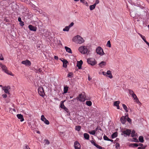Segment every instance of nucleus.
I'll return each mask as SVG.
<instances>
[{
	"instance_id": "nucleus-1",
	"label": "nucleus",
	"mask_w": 149,
	"mask_h": 149,
	"mask_svg": "<svg viewBox=\"0 0 149 149\" xmlns=\"http://www.w3.org/2000/svg\"><path fill=\"white\" fill-rule=\"evenodd\" d=\"M0 66L5 73L12 76H13V74L12 72L7 70V68L6 65H3L1 63H0Z\"/></svg>"
},
{
	"instance_id": "nucleus-2",
	"label": "nucleus",
	"mask_w": 149,
	"mask_h": 149,
	"mask_svg": "<svg viewBox=\"0 0 149 149\" xmlns=\"http://www.w3.org/2000/svg\"><path fill=\"white\" fill-rule=\"evenodd\" d=\"M77 99L80 102H84L86 100L85 93L84 92H82L79 95V96L77 97Z\"/></svg>"
},
{
	"instance_id": "nucleus-3",
	"label": "nucleus",
	"mask_w": 149,
	"mask_h": 149,
	"mask_svg": "<svg viewBox=\"0 0 149 149\" xmlns=\"http://www.w3.org/2000/svg\"><path fill=\"white\" fill-rule=\"evenodd\" d=\"M78 49L80 52L83 54H85L88 53V50L85 46H81L79 47Z\"/></svg>"
},
{
	"instance_id": "nucleus-4",
	"label": "nucleus",
	"mask_w": 149,
	"mask_h": 149,
	"mask_svg": "<svg viewBox=\"0 0 149 149\" xmlns=\"http://www.w3.org/2000/svg\"><path fill=\"white\" fill-rule=\"evenodd\" d=\"M72 40L74 42L79 44H81L84 41L83 38H73Z\"/></svg>"
},
{
	"instance_id": "nucleus-5",
	"label": "nucleus",
	"mask_w": 149,
	"mask_h": 149,
	"mask_svg": "<svg viewBox=\"0 0 149 149\" xmlns=\"http://www.w3.org/2000/svg\"><path fill=\"white\" fill-rule=\"evenodd\" d=\"M96 53L100 56H102L104 54L103 49L100 47H98L96 50Z\"/></svg>"
},
{
	"instance_id": "nucleus-6",
	"label": "nucleus",
	"mask_w": 149,
	"mask_h": 149,
	"mask_svg": "<svg viewBox=\"0 0 149 149\" xmlns=\"http://www.w3.org/2000/svg\"><path fill=\"white\" fill-rule=\"evenodd\" d=\"M87 61L89 64L93 66L95 65L97 63L95 59L93 58H90L88 59Z\"/></svg>"
},
{
	"instance_id": "nucleus-7",
	"label": "nucleus",
	"mask_w": 149,
	"mask_h": 149,
	"mask_svg": "<svg viewBox=\"0 0 149 149\" xmlns=\"http://www.w3.org/2000/svg\"><path fill=\"white\" fill-rule=\"evenodd\" d=\"M38 91L39 95L42 97H43L45 95L44 90L42 87H40L38 88Z\"/></svg>"
},
{
	"instance_id": "nucleus-8",
	"label": "nucleus",
	"mask_w": 149,
	"mask_h": 149,
	"mask_svg": "<svg viewBox=\"0 0 149 149\" xmlns=\"http://www.w3.org/2000/svg\"><path fill=\"white\" fill-rule=\"evenodd\" d=\"M22 63L25 65L26 66H30L31 65V62L28 60L26 59L25 61H22Z\"/></svg>"
},
{
	"instance_id": "nucleus-9",
	"label": "nucleus",
	"mask_w": 149,
	"mask_h": 149,
	"mask_svg": "<svg viewBox=\"0 0 149 149\" xmlns=\"http://www.w3.org/2000/svg\"><path fill=\"white\" fill-rule=\"evenodd\" d=\"M41 120L43 121L45 124L47 125H49V121L47 120L45 117L44 115H42L41 116Z\"/></svg>"
},
{
	"instance_id": "nucleus-10",
	"label": "nucleus",
	"mask_w": 149,
	"mask_h": 149,
	"mask_svg": "<svg viewBox=\"0 0 149 149\" xmlns=\"http://www.w3.org/2000/svg\"><path fill=\"white\" fill-rule=\"evenodd\" d=\"M10 89L9 86H5L2 87V89L4 91L5 93L7 94H9V89Z\"/></svg>"
},
{
	"instance_id": "nucleus-11",
	"label": "nucleus",
	"mask_w": 149,
	"mask_h": 149,
	"mask_svg": "<svg viewBox=\"0 0 149 149\" xmlns=\"http://www.w3.org/2000/svg\"><path fill=\"white\" fill-rule=\"evenodd\" d=\"M131 131L130 130L127 129L125 130H124L122 132L123 133L127 136H129Z\"/></svg>"
},
{
	"instance_id": "nucleus-12",
	"label": "nucleus",
	"mask_w": 149,
	"mask_h": 149,
	"mask_svg": "<svg viewBox=\"0 0 149 149\" xmlns=\"http://www.w3.org/2000/svg\"><path fill=\"white\" fill-rule=\"evenodd\" d=\"M28 27L29 30L31 31H36L37 28L36 27L33 26L32 25L30 24L28 26Z\"/></svg>"
},
{
	"instance_id": "nucleus-13",
	"label": "nucleus",
	"mask_w": 149,
	"mask_h": 149,
	"mask_svg": "<svg viewBox=\"0 0 149 149\" xmlns=\"http://www.w3.org/2000/svg\"><path fill=\"white\" fill-rule=\"evenodd\" d=\"M74 146L75 149H80V144L77 141H76L74 142Z\"/></svg>"
},
{
	"instance_id": "nucleus-14",
	"label": "nucleus",
	"mask_w": 149,
	"mask_h": 149,
	"mask_svg": "<svg viewBox=\"0 0 149 149\" xmlns=\"http://www.w3.org/2000/svg\"><path fill=\"white\" fill-rule=\"evenodd\" d=\"M126 116L125 117L123 116L120 118V121L123 124H125L126 121Z\"/></svg>"
},
{
	"instance_id": "nucleus-15",
	"label": "nucleus",
	"mask_w": 149,
	"mask_h": 149,
	"mask_svg": "<svg viewBox=\"0 0 149 149\" xmlns=\"http://www.w3.org/2000/svg\"><path fill=\"white\" fill-rule=\"evenodd\" d=\"M17 116L18 119H20L21 122H22L24 120V119L23 116L21 114H18L17 115Z\"/></svg>"
},
{
	"instance_id": "nucleus-16",
	"label": "nucleus",
	"mask_w": 149,
	"mask_h": 149,
	"mask_svg": "<svg viewBox=\"0 0 149 149\" xmlns=\"http://www.w3.org/2000/svg\"><path fill=\"white\" fill-rule=\"evenodd\" d=\"M83 64V61L82 60H80L77 62V66L78 67L79 69H80L81 68V65Z\"/></svg>"
},
{
	"instance_id": "nucleus-17",
	"label": "nucleus",
	"mask_w": 149,
	"mask_h": 149,
	"mask_svg": "<svg viewBox=\"0 0 149 149\" xmlns=\"http://www.w3.org/2000/svg\"><path fill=\"white\" fill-rule=\"evenodd\" d=\"M107 76L110 78H112V76L111 73V72L110 70H108L107 72Z\"/></svg>"
},
{
	"instance_id": "nucleus-18",
	"label": "nucleus",
	"mask_w": 149,
	"mask_h": 149,
	"mask_svg": "<svg viewBox=\"0 0 149 149\" xmlns=\"http://www.w3.org/2000/svg\"><path fill=\"white\" fill-rule=\"evenodd\" d=\"M65 49L66 51L67 52L71 54L72 53V51L70 48L67 47L65 46Z\"/></svg>"
},
{
	"instance_id": "nucleus-19",
	"label": "nucleus",
	"mask_w": 149,
	"mask_h": 149,
	"mask_svg": "<svg viewBox=\"0 0 149 149\" xmlns=\"http://www.w3.org/2000/svg\"><path fill=\"white\" fill-rule=\"evenodd\" d=\"M68 62L66 60H63V67L66 68L67 67V64L68 63Z\"/></svg>"
},
{
	"instance_id": "nucleus-20",
	"label": "nucleus",
	"mask_w": 149,
	"mask_h": 149,
	"mask_svg": "<svg viewBox=\"0 0 149 149\" xmlns=\"http://www.w3.org/2000/svg\"><path fill=\"white\" fill-rule=\"evenodd\" d=\"M84 138L88 140L89 138V135L86 133H85L84 134Z\"/></svg>"
},
{
	"instance_id": "nucleus-21",
	"label": "nucleus",
	"mask_w": 149,
	"mask_h": 149,
	"mask_svg": "<svg viewBox=\"0 0 149 149\" xmlns=\"http://www.w3.org/2000/svg\"><path fill=\"white\" fill-rule=\"evenodd\" d=\"M68 87L67 86H64V93H67L68 91Z\"/></svg>"
},
{
	"instance_id": "nucleus-22",
	"label": "nucleus",
	"mask_w": 149,
	"mask_h": 149,
	"mask_svg": "<svg viewBox=\"0 0 149 149\" xmlns=\"http://www.w3.org/2000/svg\"><path fill=\"white\" fill-rule=\"evenodd\" d=\"M139 140L141 143H143L144 141L143 138V136H139Z\"/></svg>"
},
{
	"instance_id": "nucleus-23",
	"label": "nucleus",
	"mask_w": 149,
	"mask_h": 149,
	"mask_svg": "<svg viewBox=\"0 0 149 149\" xmlns=\"http://www.w3.org/2000/svg\"><path fill=\"white\" fill-rule=\"evenodd\" d=\"M117 136V132H115L113 133L111 135L112 139L116 137Z\"/></svg>"
},
{
	"instance_id": "nucleus-24",
	"label": "nucleus",
	"mask_w": 149,
	"mask_h": 149,
	"mask_svg": "<svg viewBox=\"0 0 149 149\" xmlns=\"http://www.w3.org/2000/svg\"><path fill=\"white\" fill-rule=\"evenodd\" d=\"M96 5L95 4H94L93 5H91L90 6V9L91 10H93L95 7Z\"/></svg>"
},
{
	"instance_id": "nucleus-25",
	"label": "nucleus",
	"mask_w": 149,
	"mask_h": 149,
	"mask_svg": "<svg viewBox=\"0 0 149 149\" xmlns=\"http://www.w3.org/2000/svg\"><path fill=\"white\" fill-rule=\"evenodd\" d=\"M86 104L88 106H90L92 105V102L90 101H88L86 102Z\"/></svg>"
},
{
	"instance_id": "nucleus-26",
	"label": "nucleus",
	"mask_w": 149,
	"mask_h": 149,
	"mask_svg": "<svg viewBox=\"0 0 149 149\" xmlns=\"http://www.w3.org/2000/svg\"><path fill=\"white\" fill-rule=\"evenodd\" d=\"M70 28L68 26H66L63 29V30L64 31H69Z\"/></svg>"
},
{
	"instance_id": "nucleus-27",
	"label": "nucleus",
	"mask_w": 149,
	"mask_h": 149,
	"mask_svg": "<svg viewBox=\"0 0 149 149\" xmlns=\"http://www.w3.org/2000/svg\"><path fill=\"white\" fill-rule=\"evenodd\" d=\"M81 129L80 126H77L75 127V130L78 131H79Z\"/></svg>"
},
{
	"instance_id": "nucleus-28",
	"label": "nucleus",
	"mask_w": 149,
	"mask_h": 149,
	"mask_svg": "<svg viewBox=\"0 0 149 149\" xmlns=\"http://www.w3.org/2000/svg\"><path fill=\"white\" fill-rule=\"evenodd\" d=\"M106 64V63L104 61H102L99 64V65L100 66H102L103 65H104Z\"/></svg>"
},
{
	"instance_id": "nucleus-29",
	"label": "nucleus",
	"mask_w": 149,
	"mask_h": 149,
	"mask_svg": "<svg viewBox=\"0 0 149 149\" xmlns=\"http://www.w3.org/2000/svg\"><path fill=\"white\" fill-rule=\"evenodd\" d=\"M135 102L136 103L139 104H141V102H139V100L137 97L134 99Z\"/></svg>"
},
{
	"instance_id": "nucleus-30",
	"label": "nucleus",
	"mask_w": 149,
	"mask_h": 149,
	"mask_svg": "<svg viewBox=\"0 0 149 149\" xmlns=\"http://www.w3.org/2000/svg\"><path fill=\"white\" fill-rule=\"evenodd\" d=\"M122 106L124 109L125 110L126 112H128V111L127 110V107L126 105L125 104H123Z\"/></svg>"
},
{
	"instance_id": "nucleus-31",
	"label": "nucleus",
	"mask_w": 149,
	"mask_h": 149,
	"mask_svg": "<svg viewBox=\"0 0 149 149\" xmlns=\"http://www.w3.org/2000/svg\"><path fill=\"white\" fill-rule=\"evenodd\" d=\"M128 91L129 93L132 95L134 93V91L131 89H128Z\"/></svg>"
},
{
	"instance_id": "nucleus-32",
	"label": "nucleus",
	"mask_w": 149,
	"mask_h": 149,
	"mask_svg": "<svg viewBox=\"0 0 149 149\" xmlns=\"http://www.w3.org/2000/svg\"><path fill=\"white\" fill-rule=\"evenodd\" d=\"M72 75H73V73L72 72H69L68 74L67 77L69 78H72Z\"/></svg>"
},
{
	"instance_id": "nucleus-33",
	"label": "nucleus",
	"mask_w": 149,
	"mask_h": 149,
	"mask_svg": "<svg viewBox=\"0 0 149 149\" xmlns=\"http://www.w3.org/2000/svg\"><path fill=\"white\" fill-rule=\"evenodd\" d=\"M88 132L90 134L93 135H94L95 133V132L94 130H92L91 131H89Z\"/></svg>"
},
{
	"instance_id": "nucleus-34",
	"label": "nucleus",
	"mask_w": 149,
	"mask_h": 149,
	"mask_svg": "<svg viewBox=\"0 0 149 149\" xmlns=\"http://www.w3.org/2000/svg\"><path fill=\"white\" fill-rule=\"evenodd\" d=\"M135 132L134 130H133L132 131V133H131V136L132 137H134L135 135Z\"/></svg>"
},
{
	"instance_id": "nucleus-35",
	"label": "nucleus",
	"mask_w": 149,
	"mask_h": 149,
	"mask_svg": "<svg viewBox=\"0 0 149 149\" xmlns=\"http://www.w3.org/2000/svg\"><path fill=\"white\" fill-rule=\"evenodd\" d=\"M44 141L46 144L49 145L50 143L49 142L48 139H45L44 140Z\"/></svg>"
},
{
	"instance_id": "nucleus-36",
	"label": "nucleus",
	"mask_w": 149,
	"mask_h": 149,
	"mask_svg": "<svg viewBox=\"0 0 149 149\" xmlns=\"http://www.w3.org/2000/svg\"><path fill=\"white\" fill-rule=\"evenodd\" d=\"M42 72V70L41 69L39 68L38 70L36 69L35 70V72L36 73H38L39 72L40 73H41Z\"/></svg>"
},
{
	"instance_id": "nucleus-37",
	"label": "nucleus",
	"mask_w": 149,
	"mask_h": 149,
	"mask_svg": "<svg viewBox=\"0 0 149 149\" xmlns=\"http://www.w3.org/2000/svg\"><path fill=\"white\" fill-rule=\"evenodd\" d=\"M119 102L118 101H115L114 102V105L116 106L119 105Z\"/></svg>"
},
{
	"instance_id": "nucleus-38",
	"label": "nucleus",
	"mask_w": 149,
	"mask_h": 149,
	"mask_svg": "<svg viewBox=\"0 0 149 149\" xmlns=\"http://www.w3.org/2000/svg\"><path fill=\"white\" fill-rule=\"evenodd\" d=\"M107 46L109 47H111V44L110 43V40H109L107 42Z\"/></svg>"
},
{
	"instance_id": "nucleus-39",
	"label": "nucleus",
	"mask_w": 149,
	"mask_h": 149,
	"mask_svg": "<svg viewBox=\"0 0 149 149\" xmlns=\"http://www.w3.org/2000/svg\"><path fill=\"white\" fill-rule=\"evenodd\" d=\"M103 138H104V139L105 140H106V141H108L109 140V139L108 138V137L106 136L105 135H104V136Z\"/></svg>"
},
{
	"instance_id": "nucleus-40",
	"label": "nucleus",
	"mask_w": 149,
	"mask_h": 149,
	"mask_svg": "<svg viewBox=\"0 0 149 149\" xmlns=\"http://www.w3.org/2000/svg\"><path fill=\"white\" fill-rule=\"evenodd\" d=\"M55 38H54L53 39V41L54 42V43H55L56 45H58V42H56V39H57L56 38L55 39Z\"/></svg>"
},
{
	"instance_id": "nucleus-41",
	"label": "nucleus",
	"mask_w": 149,
	"mask_h": 149,
	"mask_svg": "<svg viewBox=\"0 0 149 149\" xmlns=\"http://www.w3.org/2000/svg\"><path fill=\"white\" fill-rule=\"evenodd\" d=\"M91 143L94 146H96V145L97 144L95 143V141H94L93 140H91Z\"/></svg>"
},
{
	"instance_id": "nucleus-42",
	"label": "nucleus",
	"mask_w": 149,
	"mask_h": 149,
	"mask_svg": "<svg viewBox=\"0 0 149 149\" xmlns=\"http://www.w3.org/2000/svg\"><path fill=\"white\" fill-rule=\"evenodd\" d=\"M56 42H58V45H62V44L61 43V42L60 40L58 41L57 39H56Z\"/></svg>"
},
{
	"instance_id": "nucleus-43",
	"label": "nucleus",
	"mask_w": 149,
	"mask_h": 149,
	"mask_svg": "<svg viewBox=\"0 0 149 149\" xmlns=\"http://www.w3.org/2000/svg\"><path fill=\"white\" fill-rule=\"evenodd\" d=\"M95 147H96L97 148L100 149H102L103 148L101 146H100L97 144L96 146H95Z\"/></svg>"
},
{
	"instance_id": "nucleus-44",
	"label": "nucleus",
	"mask_w": 149,
	"mask_h": 149,
	"mask_svg": "<svg viewBox=\"0 0 149 149\" xmlns=\"http://www.w3.org/2000/svg\"><path fill=\"white\" fill-rule=\"evenodd\" d=\"M60 107L62 109H63L64 108V107H65V106H64V104H63V102H62L61 103V106H60Z\"/></svg>"
},
{
	"instance_id": "nucleus-45",
	"label": "nucleus",
	"mask_w": 149,
	"mask_h": 149,
	"mask_svg": "<svg viewBox=\"0 0 149 149\" xmlns=\"http://www.w3.org/2000/svg\"><path fill=\"white\" fill-rule=\"evenodd\" d=\"M146 146H143L139 147L138 148V149H144L146 148Z\"/></svg>"
},
{
	"instance_id": "nucleus-46",
	"label": "nucleus",
	"mask_w": 149,
	"mask_h": 149,
	"mask_svg": "<svg viewBox=\"0 0 149 149\" xmlns=\"http://www.w3.org/2000/svg\"><path fill=\"white\" fill-rule=\"evenodd\" d=\"M19 24L21 26H23L24 25V22L22 21L20 22Z\"/></svg>"
},
{
	"instance_id": "nucleus-47",
	"label": "nucleus",
	"mask_w": 149,
	"mask_h": 149,
	"mask_svg": "<svg viewBox=\"0 0 149 149\" xmlns=\"http://www.w3.org/2000/svg\"><path fill=\"white\" fill-rule=\"evenodd\" d=\"M127 121L129 122L130 123H131V119L129 118L128 117L127 119Z\"/></svg>"
},
{
	"instance_id": "nucleus-48",
	"label": "nucleus",
	"mask_w": 149,
	"mask_h": 149,
	"mask_svg": "<svg viewBox=\"0 0 149 149\" xmlns=\"http://www.w3.org/2000/svg\"><path fill=\"white\" fill-rule=\"evenodd\" d=\"M74 24V23L73 22H71L70 24L68 26L70 28Z\"/></svg>"
},
{
	"instance_id": "nucleus-49",
	"label": "nucleus",
	"mask_w": 149,
	"mask_h": 149,
	"mask_svg": "<svg viewBox=\"0 0 149 149\" xmlns=\"http://www.w3.org/2000/svg\"><path fill=\"white\" fill-rule=\"evenodd\" d=\"M119 146H120V145H119V144L118 143H117L116 144V148L118 149L119 147Z\"/></svg>"
},
{
	"instance_id": "nucleus-50",
	"label": "nucleus",
	"mask_w": 149,
	"mask_h": 149,
	"mask_svg": "<svg viewBox=\"0 0 149 149\" xmlns=\"http://www.w3.org/2000/svg\"><path fill=\"white\" fill-rule=\"evenodd\" d=\"M132 96L134 99L137 97L135 93H134L132 95Z\"/></svg>"
},
{
	"instance_id": "nucleus-51",
	"label": "nucleus",
	"mask_w": 149,
	"mask_h": 149,
	"mask_svg": "<svg viewBox=\"0 0 149 149\" xmlns=\"http://www.w3.org/2000/svg\"><path fill=\"white\" fill-rule=\"evenodd\" d=\"M2 96L3 98H5L7 97V95L6 94H4L2 95Z\"/></svg>"
},
{
	"instance_id": "nucleus-52",
	"label": "nucleus",
	"mask_w": 149,
	"mask_h": 149,
	"mask_svg": "<svg viewBox=\"0 0 149 149\" xmlns=\"http://www.w3.org/2000/svg\"><path fill=\"white\" fill-rule=\"evenodd\" d=\"M4 59V58L2 56V54H1V56H0V60H3Z\"/></svg>"
},
{
	"instance_id": "nucleus-53",
	"label": "nucleus",
	"mask_w": 149,
	"mask_h": 149,
	"mask_svg": "<svg viewBox=\"0 0 149 149\" xmlns=\"http://www.w3.org/2000/svg\"><path fill=\"white\" fill-rule=\"evenodd\" d=\"M63 109L65 111H66V112H68V109L67 107H64Z\"/></svg>"
},
{
	"instance_id": "nucleus-54",
	"label": "nucleus",
	"mask_w": 149,
	"mask_h": 149,
	"mask_svg": "<svg viewBox=\"0 0 149 149\" xmlns=\"http://www.w3.org/2000/svg\"><path fill=\"white\" fill-rule=\"evenodd\" d=\"M99 3V1L98 0H96L95 1V3L94 4H95V5L96 6L97 4H98Z\"/></svg>"
},
{
	"instance_id": "nucleus-55",
	"label": "nucleus",
	"mask_w": 149,
	"mask_h": 149,
	"mask_svg": "<svg viewBox=\"0 0 149 149\" xmlns=\"http://www.w3.org/2000/svg\"><path fill=\"white\" fill-rule=\"evenodd\" d=\"M132 145L135 147H137L138 146V143H135L133 144Z\"/></svg>"
},
{
	"instance_id": "nucleus-56",
	"label": "nucleus",
	"mask_w": 149,
	"mask_h": 149,
	"mask_svg": "<svg viewBox=\"0 0 149 149\" xmlns=\"http://www.w3.org/2000/svg\"><path fill=\"white\" fill-rule=\"evenodd\" d=\"M138 146H140L141 147L143 146V144H142L141 143H138Z\"/></svg>"
},
{
	"instance_id": "nucleus-57",
	"label": "nucleus",
	"mask_w": 149,
	"mask_h": 149,
	"mask_svg": "<svg viewBox=\"0 0 149 149\" xmlns=\"http://www.w3.org/2000/svg\"><path fill=\"white\" fill-rule=\"evenodd\" d=\"M143 40H144V41L146 43L148 42L146 40L145 38H142Z\"/></svg>"
},
{
	"instance_id": "nucleus-58",
	"label": "nucleus",
	"mask_w": 149,
	"mask_h": 149,
	"mask_svg": "<svg viewBox=\"0 0 149 149\" xmlns=\"http://www.w3.org/2000/svg\"><path fill=\"white\" fill-rule=\"evenodd\" d=\"M54 58L55 59L57 60L58 59V58L57 56H54Z\"/></svg>"
},
{
	"instance_id": "nucleus-59",
	"label": "nucleus",
	"mask_w": 149,
	"mask_h": 149,
	"mask_svg": "<svg viewBox=\"0 0 149 149\" xmlns=\"http://www.w3.org/2000/svg\"><path fill=\"white\" fill-rule=\"evenodd\" d=\"M18 21L19 22L22 21L21 18L20 17H19L18 18Z\"/></svg>"
},
{
	"instance_id": "nucleus-60",
	"label": "nucleus",
	"mask_w": 149,
	"mask_h": 149,
	"mask_svg": "<svg viewBox=\"0 0 149 149\" xmlns=\"http://www.w3.org/2000/svg\"><path fill=\"white\" fill-rule=\"evenodd\" d=\"M80 1L83 3H85V2H86V1H85V0H80Z\"/></svg>"
},
{
	"instance_id": "nucleus-61",
	"label": "nucleus",
	"mask_w": 149,
	"mask_h": 149,
	"mask_svg": "<svg viewBox=\"0 0 149 149\" xmlns=\"http://www.w3.org/2000/svg\"><path fill=\"white\" fill-rule=\"evenodd\" d=\"M88 79L89 81H90L91 79V78L90 77L89 75L88 76Z\"/></svg>"
},
{
	"instance_id": "nucleus-62",
	"label": "nucleus",
	"mask_w": 149,
	"mask_h": 149,
	"mask_svg": "<svg viewBox=\"0 0 149 149\" xmlns=\"http://www.w3.org/2000/svg\"><path fill=\"white\" fill-rule=\"evenodd\" d=\"M98 127H97L96 128V129L94 130V131H95V132H96V131H97V130H98Z\"/></svg>"
},
{
	"instance_id": "nucleus-63",
	"label": "nucleus",
	"mask_w": 149,
	"mask_h": 149,
	"mask_svg": "<svg viewBox=\"0 0 149 149\" xmlns=\"http://www.w3.org/2000/svg\"><path fill=\"white\" fill-rule=\"evenodd\" d=\"M103 75H107V72H103Z\"/></svg>"
},
{
	"instance_id": "nucleus-64",
	"label": "nucleus",
	"mask_w": 149,
	"mask_h": 149,
	"mask_svg": "<svg viewBox=\"0 0 149 149\" xmlns=\"http://www.w3.org/2000/svg\"><path fill=\"white\" fill-rule=\"evenodd\" d=\"M74 37H81V36L79 35H77Z\"/></svg>"
}]
</instances>
